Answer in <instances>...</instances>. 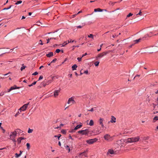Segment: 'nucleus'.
I'll use <instances>...</instances> for the list:
<instances>
[{"label":"nucleus","mask_w":158,"mask_h":158,"mask_svg":"<svg viewBox=\"0 0 158 158\" xmlns=\"http://www.w3.org/2000/svg\"><path fill=\"white\" fill-rule=\"evenodd\" d=\"M139 139L140 137L139 136L128 138L127 139V143L137 142L139 140Z\"/></svg>","instance_id":"1"},{"label":"nucleus","mask_w":158,"mask_h":158,"mask_svg":"<svg viewBox=\"0 0 158 158\" xmlns=\"http://www.w3.org/2000/svg\"><path fill=\"white\" fill-rule=\"evenodd\" d=\"M89 132V131L88 129L79 131L77 132L78 133L81 134L82 135H88Z\"/></svg>","instance_id":"2"},{"label":"nucleus","mask_w":158,"mask_h":158,"mask_svg":"<svg viewBox=\"0 0 158 158\" xmlns=\"http://www.w3.org/2000/svg\"><path fill=\"white\" fill-rule=\"evenodd\" d=\"M30 102H28L27 103L25 104L23 106L19 109V110L21 112V111H23L25 110L27 108Z\"/></svg>","instance_id":"3"},{"label":"nucleus","mask_w":158,"mask_h":158,"mask_svg":"<svg viewBox=\"0 0 158 158\" xmlns=\"http://www.w3.org/2000/svg\"><path fill=\"white\" fill-rule=\"evenodd\" d=\"M149 36L148 34H147L145 35L144 37H143L142 38H140L138 40H136L134 41V42H135V43L134 44H137L139 42H140L141 40H144V38H146L148 37Z\"/></svg>","instance_id":"4"},{"label":"nucleus","mask_w":158,"mask_h":158,"mask_svg":"<svg viewBox=\"0 0 158 158\" xmlns=\"http://www.w3.org/2000/svg\"><path fill=\"white\" fill-rule=\"evenodd\" d=\"M104 139L108 141H111L112 140V137L108 134H106L104 137Z\"/></svg>","instance_id":"5"},{"label":"nucleus","mask_w":158,"mask_h":158,"mask_svg":"<svg viewBox=\"0 0 158 158\" xmlns=\"http://www.w3.org/2000/svg\"><path fill=\"white\" fill-rule=\"evenodd\" d=\"M109 52H104L101 53H100L98 54V56L96 57V59L97 60H98V58H101L104 56L105 55H106Z\"/></svg>","instance_id":"6"},{"label":"nucleus","mask_w":158,"mask_h":158,"mask_svg":"<svg viewBox=\"0 0 158 158\" xmlns=\"http://www.w3.org/2000/svg\"><path fill=\"white\" fill-rule=\"evenodd\" d=\"M124 142H125L127 144V139H121L117 141V143L119 145H120L121 146L123 145V144Z\"/></svg>","instance_id":"7"},{"label":"nucleus","mask_w":158,"mask_h":158,"mask_svg":"<svg viewBox=\"0 0 158 158\" xmlns=\"http://www.w3.org/2000/svg\"><path fill=\"white\" fill-rule=\"evenodd\" d=\"M76 103V102L74 100V98L73 97H72L70 98H69L68 99V100L67 102V103L68 104H71L72 105L73 104H74Z\"/></svg>","instance_id":"8"},{"label":"nucleus","mask_w":158,"mask_h":158,"mask_svg":"<svg viewBox=\"0 0 158 158\" xmlns=\"http://www.w3.org/2000/svg\"><path fill=\"white\" fill-rule=\"evenodd\" d=\"M97 140L96 138L91 139L86 141V142L89 144H92L96 142Z\"/></svg>","instance_id":"9"},{"label":"nucleus","mask_w":158,"mask_h":158,"mask_svg":"<svg viewBox=\"0 0 158 158\" xmlns=\"http://www.w3.org/2000/svg\"><path fill=\"white\" fill-rule=\"evenodd\" d=\"M17 131H14L11 133L10 135V138H14L17 135Z\"/></svg>","instance_id":"10"},{"label":"nucleus","mask_w":158,"mask_h":158,"mask_svg":"<svg viewBox=\"0 0 158 158\" xmlns=\"http://www.w3.org/2000/svg\"><path fill=\"white\" fill-rule=\"evenodd\" d=\"M20 88V87H17L16 85H14L13 86L11 87H10V89H8L7 92H9L11 91V90H13V89H19Z\"/></svg>","instance_id":"11"},{"label":"nucleus","mask_w":158,"mask_h":158,"mask_svg":"<svg viewBox=\"0 0 158 158\" xmlns=\"http://www.w3.org/2000/svg\"><path fill=\"white\" fill-rule=\"evenodd\" d=\"M82 124L77 125L74 128V129L72 130V131L73 132L74 130H76L79 128H81L82 127Z\"/></svg>","instance_id":"12"},{"label":"nucleus","mask_w":158,"mask_h":158,"mask_svg":"<svg viewBox=\"0 0 158 158\" xmlns=\"http://www.w3.org/2000/svg\"><path fill=\"white\" fill-rule=\"evenodd\" d=\"M60 89L59 90H55L54 92V94H53L54 96L55 97H56L57 96H58L59 94H58L60 92Z\"/></svg>","instance_id":"13"},{"label":"nucleus","mask_w":158,"mask_h":158,"mask_svg":"<svg viewBox=\"0 0 158 158\" xmlns=\"http://www.w3.org/2000/svg\"><path fill=\"white\" fill-rule=\"evenodd\" d=\"M103 119L102 118H100L99 121V124L101 125L102 127V128H103L104 126L103 124Z\"/></svg>","instance_id":"14"},{"label":"nucleus","mask_w":158,"mask_h":158,"mask_svg":"<svg viewBox=\"0 0 158 158\" xmlns=\"http://www.w3.org/2000/svg\"><path fill=\"white\" fill-rule=\"evenodd\" d=\"M87 151H85L84 152H83L81 153L80 154V157L81 156H84L85 157H86L87 156V154L86 153V152H87Z\"/></svg>","instance_id":"15"},{"label":"nucleus","mask_w":158,"mask_h":158,"mask_svg":"<svg viewBox=\"0 0 158 158\" xmlns=\"http://www.w3.org/2000/svg\"><path fill=\"white\" fill-rule=\"evenodd\" d=\"M53 56V53L52 52H50L48 54H46V56L48 57H50Z\"/></svg>","instance_id":"16"},{"label":"nucleus","mask_w":158,"mask_h":158,"mask_svg":"<svg viewBox=\"0 0 158 158\" xmlns=\"http://www.w3.org/2000/svg\"><path fill=\"white\" fill-rule=\"evenodd\" d=\"M110 122L111 123H115L116 122V118L114 116H112L111 120Z\"/></svg>","instance_id":"17"},{"label":"nucleus","mask_w":158,"mask_h":158,"mask_svg":"<svg viewBox=\"0 0 158 158\" xmlns=\"http://www.w3.org/2000/svg\"><path fill=\"white\" fill-rule=\"evenodd\" d=\"M108 153H109L111 154H114V152L113 150L109 149L108 152Z\"/></svg>","instance_id":"18"},{"label":"nucleus","mask_w":158,"mask_h":158,"mask_svg":"<svg viewBox=\"0 0 158 158\" xmlns=\"http://www.w3.org/2000/svg\"><path fill=\"white\" fill-rule=\"evenodd\" d=\"M103 10H102L100 9L99 8H98L97 9H94V11L96 12H101Z\"/></svg>","instance_id":"19"},{"label":"nucleus","mask_w":158,"mask_h":158,"mask_svg":"<svg viewBox=\"0 0 158 158\" xmlns=\"http://www.w3.org/2000/svg\"><path fill=\"white\" fill-rule=\"evenodd\" d=\"M77 66L76 64H74L72 66V69L73 70L76 69V68L77 67Z\"/></svg>","instance_id":"20"},{"label":"nucleus","mask_w":158,"mask_h":158,"mask_svg":"<svg viewBox=\"0 0 158 158\" xmlns=\"http://www.w3.org/2000/svg\"><path fill=\"white\" fill-rule=\"evenodd\" d=\"M69 43V40L67 41L64 42V43L62 44V46L64 47V46L65 45H67Z\"/></svg>","instance_id":"21"},{"label":"nucleus","mask_w":158,"mask_h":158,"mask_svg":"<svg viewBox=\"0 0 158 158\" xmlns=\"http://www.w3.org/2000/svg\"><path fill=\"white\" fill-rule=\"evenodd\" d=\"M94 121L92 120H91L90 121L89 123V125L90 126H92L94 125Z\"/></svg>","instance_id":"22"},{"label":"nucleus","mask_w":158,"mask_h":158,"mask_svg":"<svg viewBox=\"0 0 158 158\" xmlns=\"http://www.w3.org/2000/svg\"><path fill=\"white\" fill-rule=\"evenodd\" d=\"M52 39L56 40V38H49L48 39H47V43L48 44V43H49V40H52Z\"/></svg>","instance_id":"23"},{"label":"nucleus","mask_w":158,"mask_h":158,"mask_svg":"<svg viewBox=\"0 0 158 158\" xmlns=\"http://www.w3.org/2000/svg\"><path fill=\"white\" fill-rule=\"evenodd\" d=\"M26 146H27V149L28 150H29L30 149V144L29 143H27L26 144Z\"/></svg>","instance_id":"24"},{"label":"nucleus","mask_w":158,"mask_h":158,"mask_svg":"<svg viewBox=\"0 0 158 158\" xmlns=\"http://www.w3.org/2000/svg\"><path fill=\"white\" fill-rule=\"evenodd\" d=\"M65 147L66 148V149L69 151L68 152H69L70 151V149L69 148V147L68 145H66L65 146Z\"/></svg>","instance_id":"25"},{"label":"nucleus","mask_w":158,"mask_h":158,"mask_svg":"<svg viewBox=\"0 0 158 158\" xmlns=\"http://www.w3.org/2000/svg\"><path fill=\"white\" fill-rule=\"evenodd\" d=\"M61 135L60 134H59L58 135H55L54 137H57L58 140H59L60 137H61Z\"/></svg>","instance_id":"26"},{"label":"nucleus","mask_w":158,"mask_h":158,"mask_svg":"<svg viewBox=\"0 0 158 158\" xmlns=\"http://www.w3.org/2000/svg\"><path fill=\"white\" fill-rule=\"evenodd\" d=\"M158 120V117L157 116H156L154 117V118H153V120L154 121V122H155L156 121Z\"/></svg>","instance_id":"27"},{"label":"nucleus","mask_w":158,"mask_h":158,"mask_svg":"<svg viewBox=\"0 0 158 158\" xmlns=\"http://www.w3.org/2000/svg\"><path fill=\"white\" fill-rule=\"evenodd\" d=\"M99 63V62L96 61L94 63V64L95 66H97L98 65Z\"/></svg>","instance_id":"28"},{"label":"nucleus","mask_w":158,"mask_h":158,"mask_svg":"<svg viewBox=\"0 0 158 158\" xmlns=\"http://www.w3.org/2000/svg\"><path fill=\"white\" fill-rule=\"evenodd\" d=\"M22 1H18L15 3V4L16 5H18V4L21 3H22Z\"/></svg>","instance_id":"29"},{"label":"nucleus","mask_w":158,"mask_h":158,"mask_svg":"<svg viewBox=\"0 0 158 158\" xmlns=\"http://www.w3.org/2000/svg\"><path fill=\"white\" fill-rule=\"evenodd\" d=\"M116 3V2H109V4L110 5H112V6H113L115 3Z\"/></svg>","instance_id":"30"},{"label":"nucleus","mask_w":158,"mask_h":158,"mask_svg":"<svg viewBox=\"0 0 158 158\" xmlns=\"http://www.w3.org/2000/svg\"><path fill=\"white\" fill-rule=\"evenodd\" d=\"M100 130H97V131L98 132V133H101L102 131V130H103V129H101V127H100Z\"/></svg>","instance_id":"31"},{"label":"nucleus","mask_w":158,"mask_h":158,"mask_svg":"<svg viewBox=\"0 0 158 158\" xmlns=\"http://www.w3.org/2000/svg\"><path fill=\"white\" fill-rule=\"evenodd\" d=\"M26 67V66H23H23H22L21 68V71H23L24 69H25V68Z\"/></svg>","instance_id":"32"},{"label":"nucleus","mask_w":158,"mask_h":158,"mask_svg":"<svg viewBox=\"0 0 158 158\" xmlns=\"http://www.w3.org/2000/svg\"><path fill=\"white\" fill-rule=\"evenodd\" d=\"M32 129H31L30 128H29L28 130V133H31L32 132Z\"/></svg>","instance_id":"33"},{"label":"nucleus","mask_w":158,"mask_h":158,"mask_svg":"<svg viewBox=\"0 0 158 158\" xmlns=\"http://www.w3.org/2000/svg\"><path fill=\"white\" fill-rule=\"evenodd\" d=\"M88 37L89 38H92V39L94 38L93 35L92 34H90L89 35H88Z\"/></svg>","instance_id":"34"},{"label":"nucleus","mask_w":158,"mask_h":158,"mask_svg":"<svg viewBox=\"0 0 158 158\" xmlns=\"http://www.w3.org/2000/svg\"><path fill=\"white\" fill-rule=\"evenodd\" d=\"M11 6H12L11 5L8 8H4L3 9V10H8L9 9H10L11 8Z\"/></svg>","instance_id":"35"},{"label":"nucleus","mask_w":158,"mask_h":158,"mask_svg":"<svg viewBox=\"0 0 158 158\" xmlns=\"http://www.w3.org/2000/svg\"><path fill=\"white\" fill-rule=\"evenodd\" d=\"M21 113L20 112V111H19L17 113L15 114V117H16L18 116V115L19 114H20V113Z\"/></svg>","instance_id":"36"},{"label":"nucleus","mask_w":158,"mask_h":158,"mask_svg":"<svg viewBox=\"0 0 158 158\" xmlns=\"http://www.w3.org/2000/svg\"><path fill=\"white\" fill-rule=\"evenodd\" d=\"M61 133H62L63 134H66V131L64 130H62L61 131Z\"/></svg>","instance_id":"37"},{"label":"nucleus","mask_w":158,"mask_h":158,"mask_svg":"<svg viewBox=\"0 0 158 158\" xmlns=\"http://www.w3.org/2000/svg\"><path fill=\"white\" fill-rule=\"evenodd\" d=\"M60 51V49H57L56 50L55 52L57 53H59Z\"/></svg>","instance_id":"38"},{"label":"nucleus","mask_w":158,"mask_h":158,"mask_svg":"<svg viewBox=\"0 0 158 158\" xmlns=\"http://www.w3.org/2000/svg\"><path fill=\"white\" fill-rule=\"evenodd\" d=\"M133 15V14L130 13L128 15H127V17H129L131 16H132Z\"/></svg>","instance_id":"39"},{"label":"nucleus","mask_w":158,"mask_h":158,"mask_svg":"<svg viewBox=\"0 0 158 158\" xmlns=\"http://www.w3.org/2000/svg\"><path fill=\"white\" fill-rule=\"evenodd\" d=\"M57 60V59L56 58H54L51 62V63H54Z\"/></svg>","instance_id":"40"},{"label":"nucleus","mask_w":158,"mask_h":158,"mask_svg":"<svg viewBox=\"0 0 158 158\" xmlns=\"http://www.w3.org/2000/svg\"><path fill=\"white\" fill-rule=\"evenodd\" d=\"M15 157L17 158L19 157L20 156H19V154H18L17 153H16L15 154Z\"/></svg>","instance_id":"41"},{"label":"nucleus","mask_w":158,"mask_h":158,"mask_svg":"<svg viewBox=\"0 0 158 158\" xmlns=\"http://www.w3.org/2000/svg\"><path fill=\"white\" fill-rule=\"evenodd\" d=\"M77 15V14H74V15H72L71 16V18H74L75 17V16H76V15Z\"/></svg>","instance_id":"42"},{"label":"nucleus","mask_w":158,"mask_h":158,"mask_svg":"<svg viewBox=\"0 0 158 158\" xmlns=\"http://www.w3.org/2000/svg\"><path fill=\"white\" fill-rule=\"evenodd\" d=\"M38 73L37 72H35L33 73L32 74V75H36L38 74Z\"/></svg>","instance_id":"43"},{"label":"nucleus","mask_w":158,"mask_h":158,"mask_svg":"<svg viewBox=\"0 0 158 158\" xmlns=\"http://www.w3.org/2000/svg\"><path fill=\"white\" fill-rule=\"evenodd\" d=\"M81 58H82V57H81V58L78 57L77 58V60H78L79 61H81Z\"/></svg>","instance_id":"44"},{"label":"nucleus","mask_w":158,"mask_h":158,"mask_svg":"<svg viewBox=\"0 0 158 158\" xmlns=\"http://www.w3.org/2000/svg\"><path fill=\"white\" fill-rule=\"evenodd\" d=\"M21 140L20 139H19V138L17 139V141L19 143H20L21 142Z\"/></svg>","instance_id":"45"},{"label":"nucleus","mask_w":158,"mask_h":158,"mask_svg":"<svg viewBox=\"0 0 158 158\" xmlns=\"http://www.w3.org/2000/svg\"><path fill=\"white\" fill-rule=\"evenodd\" d=\"M43 78V77L42 76H41L39 78V80H40Z\"/></svg>","instance_id":"46"},{"label":"nucleus","mask_w":158,"mask_h":158,"mask_svg":"<svg viewBox=\"0 0 158 158\" xmlns=\"http://www.w3.org/2000/svg\"><path fill=\"white\" fill-rule=\"evenodd\" d=\"M41 84L44 86H45L46 85V83H44V82H42Z\"/></svg>","instance_id":"47"},{"label":"nucleus","mask_w":158,"mask_h":158,"mask_svg":"<svg viewBox=\"0 0 158 158\" xmlns=\"http://www.w3.org/2000/svg\"><path fill=\"white\" fill-rule=\"evenodd\" d=\"M4 94V92L0 93V96H2Z\"/></svg>","instance_id":"48"},{"label":"nucleus","mask_w":158,"mask_h":158,"mask_svg":"<svg viewBox=\"0 0 158 158\" xmlns=\"http://www.w3.org/2000/svg\"><path fill=\"white\" fill-rule=\"evenodd\" d=\"M10 139L12 140L13 141L15 142H16V140H15V139L14 138H10Z\"/></svg>","instance_id":"49"},{"label":"nucleus","mask_w":158,"mask_h":158,"mask_svg":"<svg viewBox=\"0 0 158 158\" xmlns=\"http://www.w3.org/2000/svg\"><path fill=\"white\" fill-rule=\"evenodd\" d=\"M118 35H112V37L113 38H115V37H117L118 36Z\"/></svg>","instance_id":"50"},{"label":"nucleus","mask_w":158,"mask_h":158,"mask_svg":"<svg viewBox=\"0 0 158 158\" xmlns=\"http://www.w3.org/2000/svg\"><path fill=\"white\" fill-rule=\"evenodd\" d=\"M39 42H40L41 43H39V44H40L42 45L43 44V43H42V41L41 40H40L39 41Z\"/></svg>","instance_id":"51"},{"label":"nucleus","mask_w":158,"mask_h":158,"mask_svg":"<svg viewBox=\"0 0 158 158\" xmlns=\"http://www.w3.org/2000/svg\"><path fill=\"white\" fill-rule=\"evenodd\" d=\"M76 42V41H75L74 40H70V41L69 40V43H70V42Z\"/></svg>","instance_id":"52"},{"label":"nucleus","mask_w":158,"mask_h":158,"mask_svg":"<svg viewBox=\"0 0 158 158\" xmlns=\"http://www.w3.org/2000/svg\"><path fill=\"white\" fill-rule=\"evenodd\" d=\"M88 71L87 70L85 71L84 72V73L86 74H88Z\"/></svg>","instance_id":"53"},{"label":"nucleus","mask_w":158,"mask_h":158,"mask_svg":"<svg viewBox=\"0 0 158 158\" xmlns=\"http://www.w3.org/2000/svg\"><path fill=\"white\" fill-rule=\"evenodd\" d=\"M19 139H20V140H21L25 139V138H23L22 137H20L19 138Z\"/></svg>","instance_id":"54"},{"label":"nucleus","mask_w":158,"mask_h":158,"mask_svg":"<svg viewBox=\"0 0 158 158\" xmlns=\"http://www.w3.org/2000/svg\"><path fill=\"white\" fill-rule=\"evenodd\" d=\"M141 14H142V12L140 10V11L139 13H138L137 14V15H142Z\"/></svg>","instance_id":"55"},{"label":"nucleus","mask_w":158,"mask_h":158,"mask_svg":"<svg viewBox=\"0 0 158 158\" xmlns=\"http://www.w3.org/2000/svg\"><path fill=\"white\" fill-rule=\"evenodd\" d=\"M82 27V26H77V28H81Z\"/></svg>","instance_id":"56"},{"label":"nucleus","mask_w":158,"mask_h":158,"mask_svg":"<svg viewBox=\"0 0 158 158\" xmlns=\"http://www.w3.org/2000/svg\"><path fill=\"white\" fill-rule=\"evenodd\" d=\"M88 110V111H94V109L92 108L90 110Z\"/></svg>","instance_id":"57"},{"label":"nucleus","mask_w":158,"mask_h":158,"mask_svg":"<svg viewBox=\"0 0 158 158\" xmlns=\"http://www.w3.org/2000/svg\"><path fill=\"white\" fill-rule=\"evenodd\" d=\"M22 152H23L22 151H20V153L19 154V156H21V155L22 154Z\"/></svg>","instance_id":"58"},{"label":"nucleus","mask_w":158,"mask_h":158,"mask_svg":"<svg viewBox=\"0 0 158 158\" xmlns=\"http://www.w3.org/2000/svg\"><path fill=\"white\" fill-rule=\"evenodd\" d=\"M87 55V53H85L84 54H83L82 56V57H83L84 56H85Z\"/></svg>","instance_id":"59"},{"label":"nucleus","mask_w":158,"mask_h":158,"mask_svg":"<svg viewBox=\"0 0 158 158\" xmlns=\"http://www.w3.org/2000/svg\"><path fill=\"white\" fill-rule=\"evenodd\" d=\"M36 81H34L32 83V85H35L36 84Z\"/></svg>","instance_id":"60"},{"label":"nucleus","mask_w":158,"mask_h":158,"mask_svg":"<svg viewBox=\"0 0 158 158\" xmlns=\"http://www.w3.org/2000/svg\"><path fill=\"white\" fill-rule=\"evenodd\" d=\"M134 44H132V45H131L130 46H129V48H131V47H132V46L134 45Z\"/></svg>","instance_id":"61"},{"label":"nucleus","mask_w":158,"mask_h":158,"mask_svg":"<svg viewBox=\"0 0 158 158\" xmlns=\"http://www.w3.org/2000/svg\"><path fill=\"white\" fill-rule=\"evenodd\" d=\"M69 138L72 140L73 139L72 138V137L70 135L69 136Z\"/></svg>","instance_id":"62"},{"label":"nucleus","mask_w":158,"mask_h":158,"mask_svg":"<svg viewBox=\"0 0 158 158\" xmlns=\"http://www.w3.org/2000/svg\"><path fill=\"white\" fill-rule=\"evenodd\" d=\"M64 125V124H60V127L61 126H63Z\"/></svg>","instance_id":"63"},{"label":"nucleus","mask_w":158,"mask_h":158,"mask_svg":"<svg viewBox=\"0 0 158 158\" xmlns=\"http://www.w3.org/2000/svg\"><path fill=\"white\" fill-rule=\"evenodd\" d=\"M58 145L60 146H61V143H60V141H59V142H58Z\"/></svg>","instance_id":"64"}]
</instances>
